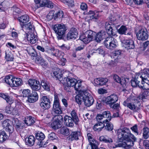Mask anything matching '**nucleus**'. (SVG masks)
<instances>
[{
  "label": "nucleus",
  "instance_id": "1",
  "mask_svg": "<svg viewBox=\"0 0 149 149\" xmlns=\"http://www.w3.org/2000/svg\"><path fill=\"white\" fill-rule=\"evenodd\" d=\"M118 138L119 139L124 140L127 141H135L136 138L134 135L132 134L128 128L121 127L117 130Z\"/></svg>",
  "mask_w": 149,
  "mask_h": 149
},
{
  "label": "nucleus",
  "instance_id": "2",
  "mask_svg": "<svg viewBox=\"0 0 149 149\" xmlns=\"http://www.w3.org/2000/svg\"><path fill=\"white\" fill-rule=\"evenodd\" d=\"M0 97L5 100L9 104V105L6 107L5 112L8 114H11L13 115H16L18 114L19 106L18 105H16L15 108L11 106V104L13 103V100L8 94L0 93Z\"/></svg>",
  "mask_w": 149,
  "mask_h": 149
},
{
  "label": "nucleus",
  "instance_id": "3",
  "mask_svg": "<svg viewBox=\"0 0 149 149\" xmlns=\"http://www.w3.org/2000/svg\"><path fill=\"white\" fill-rule=\"evenodd\" d=\"M123 105L131 110L134 111L141 105L140 101L137 97L130 96L123 103Z\"/></svg>",
  "mask_w": 149,
  "mask_h": 149
},
{
  "label": "nucleus",
  "instance_id": "4",
  "mask_svg": "<svg viewBox=\"0 0 149 149\" xmlns=\"http://www.w3.org/2000/svg\"><path fill=\"white\" fill-rule=\"evenodd\" d=\"M71 117L67 115L65 116L64 121L65 125L69 127H72L74 126V123L76 125L78 124L79 119L75 110H73L71 113Z\"/></svg>",
  "mask_w": 149,
  "mask_h": 149
},
{
  "label": "nucleus",
  "instance_id": "5",
  "mask_svg": "<svg viewBox=\"0 0 149 149\" xmlns=\"http://www.w3.org/2000/svg\"><path fill=\"white\" fill-rule=\"evenodd\" d=\"M64 82H65L66 83L67 87H74L75 90L76 91H80L82 89L81 81L78 82V81L75 79L70 77H64Z\"/></svg>",
  "mask_w": 149,
  "mask_h": 149
},
{
  "label": "nucleus",
  "instance_id": "6",
  "mask_svg": "<svg viewBox=\"0 0 149 149\" xmlns=\"http://www.w3.org/2000/svg\"><path fill=\"white\" fill-rule=\"evenodd\" d=\"M53 29L56 33L58 39L61 40L63 38L67 30L65 25L63 24H55L53 26Z\"/></svg>",
  "mask_w": 149,
  "mask_h": 149
},
{
  "label": "nucleus",
  "instance_id": "7",
  "mask_svg": "<svg viewBox=\"0 0 149 149\" xmlns=\"http://www.w3.org/2000/svg\"><path fill=\"white\" fill-rule=\"evenodd\" d=\"M5 82L11 86L16 87L21 86L22 84V80L20 78H10V76H8L5 77Z\"/></svg>",
  "mask_w": 149,
  "mask_h": 149
},
{
  "label": "nucleus",
  "instance_id": "8",
  "mask_svg": "<svg viewBox=\"0 0 149 149\" xmlns=\"http://www.w3.org/2000/svg\"><path fill=\"white\" fill-rule=\"evenodd\" d=\"M104 44L107 48L111 49L115 48L118 45L116 39L111 36L106 38L104 41Z\"/></svg>",
  "mask_w": 149,
  "mask_h": 149
},
{
  "label": "nucleus",
  "instance_id": "9",
  "mask_svg": "<svg viewBox=\"0 0 149 149\" xmlns=\"http://www.w3.org/2000/svg\"><path fill=\"white\" fill-rule=\"evenodd\" d=\"M111 116L110 111H107L103 112L102 114H97L96 116L97 121L102 120V122H106L110 121L111 119Z\"/></svg>",
  "mask_w": 149,
  "mask_h": 149
},
{
  "label": "nucleus",
  "instance_id": "10",
  "mask_svg": "<svg viewBox=\"0 0 149 149\" xmlns=\"http://www.w3.org/2000/svg\"><path fill=\"white\" fill-rule=\"evenodd\" d=\"M51 102L47 96H42L40 100V106L41 108L45 110L49 109L51 107Z\"/></svg>",
  "mask_w": 149,
  "mask_h": 149
},
{
  "label": "nucleus",
  "instance_id": "11",
  "mask_svg": "<svg viewBox=\"0 0 149 149\" xmlns=\"http://www.w3.org/2000/svg\"><path fill=\"white\" fill-rule=\"evenodd\" d=\"M136 33L137 38L139 40H145L148 38V35L146 29L142 28Z\"/></svg>",
  "mask_w": 149,
  "mask_h": 149
},
{
  "label": "nucleus",
  "instance_id": "12",
  "mask_svg": "<svg viewBox=\"0 0 149 149\" xmlns=\"http://www.w3.org/2000/svg\"><path fill=\"white\" fill-rule=\"evenodd\" d=\"M28 84L34 91H38L40 89L41 86L40 82L36 80L30 79L28 81Z\"/></svg>",
  "mask_w": 149,
  "mask_h": 149
},
{
  "label": "nucleus",
  "instance_id": "13",
  "mask_svg": "<svg viewBox=\"0 0 149 149\" xmlns=\"http://www.w3.org/2000/svg\"><path fill=\"white\" fill-rule=\"evenodd\" d=\"M84 93V104L87 107H89L93 104L94 101V99L93 97L90 95L89 93L86 91H85Z\"/></svg>",
  "mask_w": 149,
  "mask_h": 149
},
{
  "label": "nucleus",
  "instance_id": "14",
  "mask_svg": "<svg viewBox=\"0 0 149 149\" xmlns=\"http://www.w3.org/2000/svg\"><path fill=\"white\" fill-rule=\"evenodd\" d=\"M108 81V79L107 78L100 77L95 79L94 80V85L97 86L106 85Z\"/></svg>",
  "mask_w": 149,
  "mask_h": 149
},
{
  "label": "nucleus",
  "instance_id": "15",
  "mask_svg": "<svg viewBox=\"0 0 149 149\" xmlns=\"http://www.w3.org/2000/svg\"><path fill=\"white\" fill-rule=\"evenodd\" d=\"M78 34V32L77 29L72 28L71 29L67 35L66 38L69 40L73 38H75Z\"/></svg>",
  "mask_w": 149,
  "mask_h": 149
},
{
  "label": "nucleus",
  "instance_id": "16",
  "mask_svg": "<svg viewBox=\"0 0 149 149\" xmlns=\"http://www.w3.org/2000/svg\"><path fill=\"white\" fill-rule=\"evenodd\" d=\"M9 122L10 121L8 119L5 120L2 123V126L4 128H5L6 130L10 134L13 132L14 128L13 126L10 125Z\"/></svg>",
  "mask_w": 149,
  "mask_h": 149
},
{
  "label": "nucleus",
  "instance_id": "17",
  "mask_svg": "<svg viewBox=\"0 0 149 149\" xmlns=\"http://www.w3.org/2000/svg\"><path fill=\"white\" fill-rule=\"evenodd\" d=\"M118 100V97L116 94H113L108 96L106 99V104L109 105L112 103H115Z\"/></svg>",
  "mask_w": 149,
  "mask_h": 149
},
{
  "label": "nucleus",
  "instance_id": "18",
  "mask_svg": "<svg viewBox=\"0 0 149 149\" xmlns=\"http://www.w3.org/2000/svg\"><path fill=\"white\" fill-rule=\"evenodd\" d=\"M100 12L99 11H94L91 10H89L88 13V17L90 18L89 19L93 20L96 21L100 16Z\"/></svg>",
  "mask_w": 149,
  "mask_h": 149
},
{
  "label": "nucleus",
  "instance_id": "19",
  "mask_svg": "<svg viewBox=\"0 0 149 149\" xmlns=\"http://www.w3.org/2000/svg\"><path fill=\"white\" fill-rule=\"evenodd\" d=\"M123 46L127 49H133L134 47V42L131 40H124L122 41Z\"/></svg>",
  "mask_w": 149,
  "mask_h": 149
},
{
  "label": "nucleus",
  "instance_id": "20",
  "mask_svg": "<svg viewBox=\"0 0 149 149\" xmlns=\"http://www.w3.org/2000/svg\"><path fill=\"white\" fill-rule=\"evenodd\" d=\"M52 112L55 114H60L62 113V108L60 103H53Z\"/></svg>",
  "mask_w": 149,
  "mask_h": 149
},
{
  "label": "nucleus",
  "instance_id": "21",
  "mask_svg": "<svg viewBox=\"0 0 149 149\" xmlns=\"http://www.w3.org/2000/svg\"><path fill=\"white\" fill-rule=\"evenodd\" d=\"M79 91V93L75 97V101L79 105L81 104L82 102L84 101L85 91L82 90V89Z\"/></svg>",
  "mask_w": 149,
  "mask_h": 149
},
{
  "label": "nucleus",
  "instance_id": "22",
  "mask_svg": "<svg viewBox=\"0 0 149 149\" xmlns=\"http://www.w3.org/2000/svg\"><path fill=\"white\" fill-rule=\"evenodd\" d=\"M147 78V76L145 75L144 73L143 72L141 74L137 73H136L134 79L136 81H138L139 82L141 81L142 84H143V82L146 83V80Z\"/></svg>",
  "mask_w": 149,
  "mask_h": 149
},
{
  "label": "nucleus",
  "instance_id": "23",
  "mask_svg": "<svg viewBox=\"0 0 149 149\" xmlns=\"http://www.w3.org/2000/svg\"><path fill=\"white\" fill-rule=\"evenodd\" d=\"M68 137V140L70 141H72L75 140L79 139V136L81 135L80 133L78 131L72 132Z\"/></svg>",
  "mask_w": 149,
  "mask_h": 149
},
{
  "label": "nucleus",
  "instance_id": "24",
  "mask_svg": "<svg viewBox=\"0 0 149 149\" xmlns=\"http://www.w3.org/2000/svg\"><path fill=\"white\" fill-rule=\"evenodd\" d=\"M95 36V40L97 42H100L104 38H106V33L104 31H101Z\"/></svg>",
  "mask_w": 149,
  "mask_h": 149
},
{
  "label": "nucleus",
  "instance_id": "25",
  "mask_svg": "<svg viewBox=\"0 0 149 149\" xmlns=\"http://www.w3.org/2000/svg\"><path fill=\"white\" fill-rule=\"evenodd\" d=\"M35 58V62L37 64L41 65L44 68L47 67V63L42 57L38 56Z\"/></svg>",
  "mask_w": 149,
  "mask_h": 149
},
{
  "label": "nucleus",
  "instance_id": "26",
  "mask_svg": "<svg viewBox=\"0 0 149 149\" xmlns=\"http://www.w3.org/2000/svg\"><path fill=\"white\" fill-rule=\"evenodd\" d=\"M113 78L114 81L120 83L123 88H125L127 84L125 78H122L121 79L118 75L116 74L113 75Z\"/></svg>",
  "mask_w": 149,
  "mask_h": 149
},
{
  "label": "nucleus",
  "instance_id": "27",
  "mask_svg": "<svg viewBox=\"0 0 149 149\" xmlns=\"http://www.w3.org/2000/svg\"><path fill=\"white\" fill-rule=\"evenodd\" d=\"M105 28L107 32L106 33L110 35L115 36L116 34L115 30L112 28L111 26L108 22H107L105 24Z\"/></svg>",
  "mask_w": 149,
  "mask_h": 149
},
{
  "label": "nucleus",
  "instance_id": "28",
  "mask_svg": "<svg viewBox=\"0 0 149 149\" xmlns=\"http://www.w3.org/2000/svg\"><path fill=\"white\" fill-rule=\"evenodd\" d=\"M38 98L37 93L35 92H32L28 98L27 101L30 103L34 102L38 100Z\"/></svg>",
  "mask_w": 149,
  "mask_h": 149
},
{
  "label": "nucleus",
  "instance_id": "29",
  "mask_svg": "<svg viewBox=\"0 0 149 149\" xmlns=\"http://www.w3.org/2000/svg\"><path fill=\"white\" fill-rule=\"evenodd\" d=\"M121 51L120 50H117L115 51L114 53L113 54V56L114 58L113 60H112V64L115 65L116 62H118V60L121 58Z\"/></svg>",
  "mask_w": 149,
  "mask_h": 149
},
{
  "label": "nucleus",
  "instance_id": "30",
  "mask_svg": "<svg viewBox=\"0 0 149 149\" xmlns=\"http://www.w3.org/2000/svg\"><path fill=\"white\" fill-rule=\"evenodd\" d=\"M53 73L54 77L62 83H65V82H64V78H62L63 74L61 70H58L57 71L54 72Z\"/></svg>",
  "mask_w": 149,
  "mask_h": 149
},
{
  "label": "nucleus",
  "instance_id": "31",
  "mask_svg": "<svg viewBox=\"0 0 149 149\" xmlns=\"http://www.w3.org/2000/svg\"><path fill=\"white\" fill-rule=\"evenodd\" d=\"M27 39L31 44L35 43L36 41V37L33 33H29L27 35Z\"/></svg>",
  "mask_w": 149,
  "mask_h": 149
},
{
  "label": "nucleus",
  "instance_id": "32",
  "mask_svg": "<svg viewBox=\"0 0 149 149\" xmlns=\"http://www.w3.org/2000/svg\"><path fill=\"white\" fill-rule=\"evenodd\" d=\"M35 140V138L33 136L30 135L25 139L26 144L29 146H32L34 145Z\"/></svg>",
  "mask_w": 149,
  "mask_h": 149
},
{
  "label": "nucleus",
  "instance_id": "33",
  "mask_svg": "<svg viewBox=\"0 0 149 149\" xmlns=\"http://www.w3.org/2000/svg\"><path fill=\"white\" fill-rule=\"evenodd\" d=\"M45 52L56 57H59L60 56V54L59 50L57 49H55L54 48L47 49L45 50Z\"/></svg>",
  "mask_w": 149,
  "mask_h": 149
},
{
  "label": "nucleus",
  "instance_id": "34",
  "mask_svg": "<svg viewBox=\"0 0 149 149\" xmlns=\"http://www.w3.org/2000/svg\"><path fill=\"white\" fill-rule=\"evenodd\" d=\"M100 121H97L93 127V129L95 131H100L104 127V124L102 120H100Z\"/></svg>",
  "mask_w": 149,
  "mask_h": 149
},
{
  "label": "nucleus",
  "instance_id": "35",
  "mask_svg": "<svg viewBox=\"0 0 149 149\" xmlns=\"http://www.w3.org/2000/svg\"><path fill=\"white\" fill-rule=\"evenodd\" d=\"M99 139L100 141L106 143H111L113 142V139L107 135L100 136Z\"/></svg>",
  "mask_w": 149,
  "mask_h": 149
},
{
  "label": "nucleus",
  "instance_id": "36",
  "mask_svg": "<svg viewBox=\"0 0 149 149\" xmlns=\"http://www.w3.org/2000/svg\"><path fill=\"white\" fill-rule=\"evenodd\" d=\"M17 19L20 22L21 26H22L24 24L29 22V18L27 15H25L18 17Z\"/></svg>",
  "mask_w": 149,
  "mask_h": 149
},
{
  "label": "nucleus",
  "instance_id": "37",
  "mask_svg": "<svg viewBox=\"0 0 149 149\" xmlns=\"http://www.w3.org/2000/svg\"><path fill=\"white\" fill-rule=\"evenodd\" d=\"M24 121L27 126L31 125L35 122L34 118L31 116L26 117Z\"/></svg>",
  "mask_w": 149,
  "mask_h": 149
},
{
  "label": "nucleus",
  "instance_id": "38",
  "mask_svg": "<svg viewBox=\"0 0 149 149\" xmlns=\"http://www.w3.org/2000/svg\"><path fill=\"white\" fill-rule=\"evenodd\" d=\"M131 130L136 135H141V133L142 128L138 127L136 124L134 125L130 128Z\"/></svg>",
  "mask_w": 149,
  "mask_h": 149
},
{
  "label": "nucleus",
  "instance_id": "39",
  "mask_svg": "<svg viewBox=\"0 0 149 149\" xmlns=\"http://www.w3.org/2000/svg\"><path fill=\"white\" fill-rule=\"evenodd\" d=\"M149 97V91L148 90H145L142 94H140L137 97V99L140 100H143L144 99H147Z\"/></svg>",
  "mask_w": 149,
  "mask_h": 149
},
{
  "label": "nucleus",
  "instance_id": "40",
  "mask_svg": "<svg viewBox=\"0 0 149 149\" xmlns=\"http://www.w3.org/2000/svg\"><path fill=\"white\" fill-rule=\"evenodd\" d=\"M59 131L61 134L65 136H68L70 134L69 129L65 127L61 128Z\"/></svg>",
  "mask_w": 149,
  "mask_h": 149
},
{
  "label": "nucleus",
  "instance_id": "41",
  "mask_svg": "<svg viewBox=\"0 0 149 149\" xmlns=\"http://www.w3.org/2000/svg\"><path fill=\"white\" fill-rule=\"evenodd\" d=\"M79 39L85 44H87L91 41V40L87 37V36L85 33L81 35Z\"/></svg>",
  "mask_w": 149,
  "mask_h": 149
},
{
  "label": "nucleus",
  "instance_id": "42",
  "mask_svg": "<svg viewBox=\"0 0 149 149\" xmlns=\"http://www.w3.org/2000/svg\"><path fill=\"white\" fill-rule=\"evenodd\" d=\"M120 26V25L115 26L116 28L118 30V33L120 34H125V33L127 30V28L126 26L123 25L120 28L118 29V28Z\"/></svg>",
  "mask_w": 149,
  "mask_h": 149
},
{
  "label": "nucleus",
  "instance_id": "43",
  "mask_svg": "<svg viewBox=\"0 0 149 149\" xmlns=\"http://www.w3.org/2000/svg\"><path fill=\"white\" fill-rule=\"evenodd\" d=\"M89 145L91 147V149H99L98 142L95 139L89 140Z\"/></svg>",
  "mask_w": 149,
  "mask_h": 149
},
{
  "label": "nucleus",
  "instance_id": "44",
  "mask_svg": "<svg viewBox=\"0 0 149 149\" xmlns=\"http://www.w3.org/2000/svg\"><path fill=\"white\" fill-rule=\"evenodd\" d=\"M62 123L55 120H54L51 124L52 128L55 130H56L61 127Z\"/></svg>",
  "mask_w": 149,
  "mask_h": 149
},
{
  "label": "nucleus",
  "instance_id": "45",
  "mask_svg": "<svg viewBox=\"0 0 149 149\" xmlns=\"http://www.w3.org/2000/svg\"><path fill=\"white\" fill-rule=\"evenodd\" d=\"M36 137L40 142L43 141L45 138V136L42 132H38L36 134Z\"/></svg>",
  "mask_w": 149,
  "mask_h": 149
},
{
  "label": "nucleus",
  "instance_id": "46",
  "mask_svg": "<svg viewBox=\"0 0 149 149\" xmlns=\"http://www.w3.org/2000/svg\"><path fill=\"white\" fill-rule=\"evenodd\" d=\"M85 33L87 36V37H88L91 41L93 40L96 35L95 32L91 30L87 31Z\"/></svg>",
  "mask_w": 149,
  "mask_h": 149
},
{
  "label": "nucleus",
  "instance_id": "47",
  "mask_svg": "<svg viewBox=\"0 0 149 149\" xmlns=\"http://www.w3.org/2000/svg\"><path fill=\"white\" fill-rule=\"evenodd\" d=\"M110 121L107 122H103L104 124V127L105 129L108 131H111L113 129V125L111 123H109Z\"/></svg>",
  "mask_w": 149,
  "mask_h": 149
},
{
  "label": "nucleus",
  "instance_id": "48",
  "mask_svg": "<svg viewBox=\"0 0 149 149\" xmlns=\"http://www.w3.org/2000/svg\"><path fill=\"white\" fill-rule=\"evenodd\" d=\"M8 136L6 132L3 131H0V142H2L4 141L8 138Z\"/></svg>",
  "mask_w": 149,
  "mask_h": 149
},
{
  "label": "nucleus",
  "instance_id": "49",
  "mask_svg": "<svg viewBox=\"0 0 149 149\" xmlns=\"http://www.w3.org/2000/svg\"><path fill=\"white\" fill-rule=\"evenodd\" d=\"M41 85L45 90L48 91H49L50 85L45 80L41 81Z\"/></svg>",
  "mask_w": 149,
  "mask_h": 149
},
{
  "label": "nucleus",
  "instance_id": "50",
  "mask_svg": "<svg viewBox=\"0 0 149 149\" xmlns=\"http://www.w3.org/2000/svg\"><path fill=\"white\" fill-rule=\"evenodd\" d=\"M139 82L136 81L134 79L131 80V84L132 86L134 87H138L140 88H144V86H142L139 85Z\"/></svg>",
  "mask_w": 149,
  "mask_h": 149
},
{
  "label": "nucleus",
  "instance_id": "51",
  "mask_svg": "<svg viewBox=\"0 0 149 149\" xmlns=\"http://www.w3.org/2000/svg\"><path fill=\"white\" fill-rule=\"evenodd\" d=\"M143 136L145 139H147L149 137V128L148 127H144L143 129Z\"/></svg>",
  "mask_w": 149,
  "mask_h": 149
},
{
  "label": "nucleus",
  "instance_id": "52",
  "mask_svg": "<svg viewBox=\"0 0 149 149\" xmlns=\"http://www.w3.org/2000/svg\"><path fill=\"white\" fill-rule=\"evenodd\" d=\"M5 58L8 61H13V54L10 52L7 53L5 52Z\"/></svg>",
  "mask_w": 149,
  "mask_h": 149
},
{
  "label": "nucleus",
  "instance_id": "53",
  "mask_svg": "<svg viewBox=\"0 0 149 149\" xmlns=\"http://www.w3.org/2000/svg\"><path fill=\"white\" fill-rule=\"evenodd\" d=\"M110 108L113 109L116 111H119L120 106L119 104L118 103H114L109 104Z\"/></svg>",
  "mask_w": 149,
  "mask_h": 149
},
{
  "label": "nucleus",
  "instance_id": "54",
  "mask_svg": "<svg viewBox=\"0 0 149 149\" xmlns=\"http://www.w3.org/2000/svg\"><path fill=\"white\" fill-rule=\"evenodd\" d=\"M63 16V12L62 11H59L57 13L54 14V19L56 20L58 18H62Z\"/></svg>",
  "mask_w": 149,
  "mask_h": 149
},
{
  "label": "nucleus",
  "instance_id": "55",
  "mask_svg": "<svg viewBox=\"0 0 149 149\" xmlns=\"http://www.w3.org/2000/svg\"><path fill=\"white\" fill-rule=\"evenodd\" d=\"M31 93V91L29 89L24 90L22 92L23 97H26L28 98Z\"/></svg>",
  "mask_w": 149,
  "mask_h": 149
},
{
  "label": "nucleus",
  "instance_id": "56",
  "mask_svg": "<svg viewBox=\"0 0 149 149\" xmlns=\"http://www.w3.org/2000/svg\"><path fill=\"white\" fill-rule=\"evenodd\" d=\"M48 0H41L39 4L36 6V9L40 7L46 6Z\"/></svg>",
  "mask_w": 149,
  "mask_h": 149
},
{
  "label": "nucleus",
  "instance_id": "57",
  "mask_svg": "<svg viewBox=\"0 0 149 149\" xmlns=\"http://www.w3.org/2000/svg\"><path fill=\"white\" fill-rule=\"evenodd\" d=\"M92 52L94 53H97L102 54L104 53V51L102 48H101L97 49H95L92 50Z\"/></svg>",
  "mask_w": 149,
  "mask_h": 149
},
{
  "label": "nucleus",
  "instance_id": "58",
  "mask_svg": "<svg viewBox=\"0 0 149 149\" xmlns=\"http://www.w3.org/2000/svg\"><path fill=\"white\" fill-rule=\"evenodd\" d=\"M15 128L18 132H20L24 129V126L22 124H17L15 125Z\"/></svg>",
  "mask_w": 149,
  "mask_h": 149
},
{
  "label": "nucleus",
  "instance_id": "59",
  "mask_svg": "<svg viewBox=\"0 0 149 149\" xmlns=\"http://www.w3.org/2000/svg\"><path fill=\"white\" fill-rule=\"evenodd\" d=\"M48 138L51 140L56 139L58 137L56 134L54 132H52L48 135Z\"/></svg>",
  "mask_w": 149,
  "mask_h": 149
},
{
  "label": "nucleus",
  "instance_id": "60",
  "mask_svg": "<svg viewBox=\"0 0 149 149\" xmlns=\"http://www.w3.org/2000/svg\"><path fill=\"white\" fill-rule=\"evenodd\" d=\"M62 2L72 6L73 5V1L72 0H61Z\"/></svg>",
  "mask_w": 149,
  "mask_h": 149
},
{
  "label": "nucleus",
  "instance_id": "61",
  "mask_svg": "<svg viewBox=\"0 0 149 149\" xmlns=\"http://www.w3.org/2000/svg\"><path fill=\"white\" fill-rule=\"evenodd\" d=\"M22 26L23 27H25L26 29L29 30H31L33 28L30 22L25 24H23Z\"/></svg>",
  "mask_w": 149,
  "mask_h": 149
},
{
  "label": "nucleus",
  "instance_id": "62",
  "mask_svg": "<svg viewBox=\"0 0 149 149\" xmlns=\"http://www.w3.org/2000/svg\"><path fill=\"white\" fill-rule=\"evenodd\" d=\"M55 120L57 121H58L60 123H62L63 120V117L60 115L56 116L55 117Z\"/></svg>",
  "mask_w": 149,
  "mask_h": 149
},
{
  "label": "nucleus",
  "instance_id": "63",
  "mask_svg": "<svg viewBox=\"0 0 149 149\" xmlns=\"http://www.w3.org/2000/svg\"><path fill=\"white\" fill-rule=\"evenodd\" d=\"M58 95L57 94H54V101L53 103H60L59 100V99Z\"/></svg>",
  "mask_w": 149,
  "mask_h": 149
},
{
  "label": "nucleus",
  "instance_id": "64",
  "mask_svg": "<svg viewBox=\"0 0 149 149\" xmlns=\"http://www.w3.org/2000/svg\"><path fill=\"white\" fill-rule=\"evenodd\" d=\"M143 144L146 149H149V140H144L143 142Z\"/></svg>",
  "mask_w": 149,
  "mask_h": 149
}]
</instances>
